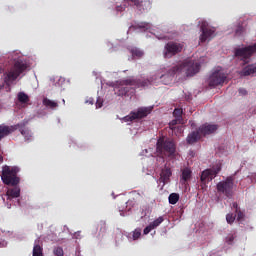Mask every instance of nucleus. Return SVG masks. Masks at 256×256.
Instances as JSON below:
<instances>
[{
    "mask_svg": "<svg viewBox=\"0 0 256 256\" xmlns=\"http://www.w3.org/2000/svg\"><path fill=\"white\" fill-rule=\"evenodd\" d=\"M21 169L17 166H4L2 168V181L4 185H11L13 188H9L6 192L8 199H17L21 195V188L17 186L21 182V178L17 176Z\"/></svg>",
    "mask_w": 256,
    "mask_h": 256,
    "instance_id": "nucleus-1",
    "label": "nucleus"
},
{
    "mask_svg": "<svg viewBox=\"0 0 256 256\" xmlns=\"http://www.w3.org/2000/svg\"><path fill=\"white\" fill-rule=\"evenodd\" d=\"M156 155L165 163V159L177 157V144L170 138L160 137L156 143Z\"/></svg>",
    "mask_w": 256,
    "mask_h": 256,
    "instance_id": "nucleus-2",
    "label": "nucleus"
},
{
    "mask_svg": "<svg viewBox=\"0 0 256 256\" xmlns=\"http://www.w3.org/2000/svg\"><path fill=\"white\" fill-rule=\"evenodd\" d=\"M201 70V64L193 60H184L183 63L173 66L169 71L167 76L173 77L177 73H185L186 77H193Z\"/></svg>",
    "mask_w": 256,
    "mask_h": 256,
    "instance_id": "nucleus-3",
    "label": "nucleus"
},
{
    "mask_svg": "<svg viewBox=\"0 0 256 256\" xmlns=\"http://www.w3.org/2000/svg\"><path fill=\"white\" fill-rule=\"evenodd\" d=\"M151 85V81L149 79H126L121 81V87L119 88L118 95L126 96L129 95V91H131V87L134 89H139L141 87H149Z\"/></svg>",
    "mask_w": 256,
    "mask_h": 256,
    "instance_id": "nucleus-4",
    "label": "nucleus"
},
{
    "mask_svg": "<svg viewBox=\"0 0 256 256\" xmlns=\"http://www.w3.org/2000/svg\"><path fill=\"white\" fill-rule=\"evenodd\" d=\"M235 175L228 176L224 181H220L216 185V189L218 193H221L222 195H225V197L231 198L233 197V189L235 187Z\"/></svg>",
    "mask_w": 256,
    "mask_h": 256,
    "instance_id": "nucleus-5",
    "label": "nucleus"
},
{
    "mask_svg": "<svg viewBox=\"0 0 256 256\" xmlns=\"http://www.w3.org/2000/svg\"><path fill=\"white\" fill-rule=\"evenodd\" d=\"M26 70H27V63H25L21 59L16 60L13 68L11 69V71L8 72V74L5 77L6 85H9L11 81L17 80V77H19V75H21V73L25 72Z\"/></svg>",
    "mask_w": 256,
    "mask_h": 256,
    "instance_id": "nucleus-6",
    "label": "nucleus"
},
{
    "mask_svg": "<svg viewBox=\"0 0 256 256\" xmlns=\"http://www.w3.org/2000/svg\"><path fill=\"white\" fill-rule=\"evenodd\" d=\"M183 47H185V45L179 42L171 41L166 43L164 47V58L171 59V57H175V55H179V53L183 51Z\"/></svg>",
    "mask_w": 256,
    "mask_h": 256,
    "instance_id": "nucleus-7",
    "label": "nucleus"
},
{
    "mask_svg": "<svg viewBox=\"0 0 256 256\" xmlns=\"http://www.w3.org/2000/svg\"><path fill=\"white\" fill-rule=\"evenodd\" d=\"M200 42L205 43L206 41H211L215 37V28L210 27L207 22H202L200 26Z\"/></svg>",
    "mask_w": 256,
    "mask_h": 256,
    "instance_id": "nucleus-8",
    "label": "nucleus"
},
{
    "mask_svg": "<svg viewBox=\"0 0 256 256\" xmlns=\"http://www.w3.org/2000/svg\"><path fill=\"white\" fill-rule=\"evenodd\" d=\"M151 113V109L147 107H141L138 108V110L130 112V115H127L123 118V121L125 123H129V121H135V119H144V117H147Z\"/></svg>",
    "mask_w": 256,
    "mask_h": 256,
    "instance_id": "nucleus-9",
    "label": "nucleus"
},
{
    "mask_svg": "<svg viewBox=\"0 0 256 256\" xmlns=\"http://www.w3.org/2000/svg\"><path fill=\"white\" fill-rule=\"evenodd\" d=\"M253 53H256V43L254 45L236 49L235 57H238L239 59H242V61L247 62V59H250Z\"/></svg>",
    "mask_w": 256,
    "mask_h": 256,
    "instance_id": "nucleus-10",
    "label": "nucleus"
},
{
    "mask_svg": "<svg viewBox=\"0 0 256 256\" xmlns=\"http://www.w3.org/2000/svg\"><path fill=\"white\" fill-rule=\"evenodd\" d=\"M225 79H227V75H225L221 69H217L210 76L209 85L210 87H218V85H223L225 83Z\"/></svg>",
    "mask_w": 256,
    "mask_h": 256,
    "instance_id": "nucleus-11",
    "label": "nucleus"
},
{
    "mask_svg": "<svg viewBox=\"0 0 256 256\" xmlns=\"http://www.w3.org/2000/svg\"><path fill=\"white\" fill-rule=\"evenodd\" d=\"M221 171V166H218L216 169H206L202 172L200 176V181L205 183L207 181H213L217 177L218 173Z\"/></svg>",
    "mask_w": 256,
    "mask_h": 256,
    "instance_id": "nucleus-12",
    "label": "nucleus"
},
{
    "mask_svg": "<svg viewBox=\"0 0 256 256\" xmlns=\"http://www.w3.org/2000/svg\"><path fill=\"white\" fill-rule=\"evenodd\" d=\"M19 127H21L19 124L13 126H7L5 124L0 125V141L5 139V137H9L11 133H15Z\"/></svg>",
    "mask_w": 256,
    "mask_h": 256,
    "instance_id": "nucleus-13",
    "label": "nucleus"
},
{
    "mask_svg": "<svg viewBox=\"0 0 256 256\" xmlns=\"http://www.w3.org/2000/svg\"><path fill=\"white\" fill-rule=\"evenodd\" d=\"M219 129V126L215 124H204L202 125L198 130L200 131V135H211L212 133H215Z\"/></svg>",
    "mask_w": 256,
    "mask_h": 256,
    "instance_id": "nucleus-14",
    "label": "nucleus"
},
{
    "mask_svg": "<svg viewBox=\"0 0 256 256\" xmlns=\"http://www.w3.org/2000/svg\"><path fill=\"white\" fill-rule=\"evenodd\" d=\"M171 175H173L171 168L165 166L161 171L159 183H163V185H166V183H169V179H171Z\"/></svg>",
    "mask_w": 256,
    "mask_h": 256,
    "instance_id": "nucleus-15",
    "label": "nucleus"
},
{
    "mask_svg": "<svg viewBox=\"0 0 256 256\" xmlns=\"http://www.w3.org/2000/svg\"><path fill=\"white\" fill-rule=\"evenodd\" d=\"M181 171H182L181 183H182V185H187L188 181L191 180L193 171H191V169L189 167H186V168L182 169Z\"/></svg>",
    "mask_w": 256,
    "mask_h": 256,
    "instance_id": "nucleus-16",
    "label": "nucleus"
},
{
    "mask_svg": "<svg viewBox=\"0 0 256 256\" xmlns=\"http://www.w3.org/2000/svg\"><path fill=\"white\" fill-rule=\"evenodd\" d=\"M240 75L243 77H249V75H256V65H248L243 68Z\"/></svg>",
    "mask_w": 256,
    "mask_h": 256,
    "instance_id": "nucleus-17",
    "label": "nucleus"
},
{
    "mask_svg": "<svg viewBox=\"0 0 256 256\" xmlns=\"http://www.w3.org/2000/svg\"><path fill=\"white\" fill-rule=\"evenodd\" d=\"M199 139H201V132L199 130L194 131L188 135L187 143H189V145H193V143H197Z\"/></svg>",
    "mask_w": 256,
    "mask_h": 256,
    "instance_id": "nucleus-18",
    "label": "nucleus"
},
{
    "mask_svg": "<svg viewBox=\"0 0 256 256\" xmlns=\"http://www.w3.org/2000/svg\"><path fill=\"white\" fill-rule=\"evenodd\" d=\"M42 104L47 109H52V110L57 109V107H59V102H57L55 100H51L49 98H44L42 101Z\"/></svg>",
    "mask_w": 256,
    "mask_h": 256,
    "instance_id": "nucleus-19",
    "label": "nucleus"
},
{
    "mask_svg": "<svg viewBox=\"0 0 256 256\" xmlns=\"http://www.w3.org/2000/svg\"><path fill=\"white\" fill-rule=\"evenodd\" d=\"M18 125H20L18 127V129H19L21 135H23V137H25V139L27 141H29V139H31V132L29 131V129L25 128V123H21V124H18Z\"/></svg>",
    "mask_w": 256,
    "mask_h": 256,
    "instance_id": "nucleus-20",
    "label": "nucleus"
},
{
    "mask_svg": "<svg viewBox=\"0 0 256 256\" xmlns=\"http://www.w3.org/2000/svg\"><path fill=\"white\" fill-rule=\"evenodd\" d=\"M17 97L19 103H22V105L29 103V95H27L25 92H19Z\"/></svg>",
    "mask_w": 256,
    "mask_h": 256,
    "instance_id": "nucleus-21",
    "label": "nucleus"
},
{
    "mask_svg": "<svg viewBox=\"0 0 256 256\" xmlns=\"http://www.w3.org/2000/svg\"><path fill=\"white\" fill-rule=\"evenodd\" d=\"M184 123L183 119L175 118L169 123V127L172 131H175V129H177V127H175L176 125H183Z\"/></svg>",
    "mask_w": 256,
    "mask_h": 256,
    "instance_id": "nucleus-22",
    "label": "nucleus"
},
{
    "mask_svg": "<svg viewBox=\"0 0 256 256\" xmlns=\"http://www.w3.org/2000/svg\"><path fill=\"white\" fill-rule=\"evenodd\" d=\"M168 201L170 205H177V203L179 202V194L171 193L168 197Z\"/></svg>",
    "mask_w": 256,
    "mask_h": 256,
    "instance_id": "nucleus-23",
    "label": "nucleus"
},
{
    "mask_svg": "<svg viewBox=\"0 0 256 256\" xmlns=\"http://www.w3.org/2000/svg\"><path fill=\"white\" fill-rule=\"evenodd\" d=\"M32 256H43V247L39 244H35L33 247Z\"/></svg>",
    "mask_w": 256,
    "mask_h": 256,
    "instance_id": "nucleus-24",
    "label": "nucleus"
},
{
    "mask_svg": "<svg viewBox=\"0 0 256 256\" xmlns=\"http://www.w3.org/2000/svg\"><path fill=\"white\" fill-rule=\"evenodd\" d=\"M163 221H165V218L163 216H160L157 219H155L153 222H151L150 225H152V228L157 229V227H159V225H161Z\"/></svg>",
    "mask_w": 256,
    "mask_h": 256,
    "instance_id": "nucleus-25",
    "label": "nucleus"
},
{
    "mask_svg": "<svg viewBox=\"0 0 256 256\" xmlns=\"http://www.w3.org/2000/svg\"><path fill=\"white\" fill-rule=\"evenodd\" d=\"M237 218V215H233V213H229L226 215V221L228 225H233L235 223V219Z\"/></svg>",
    "mask_w": 256,
    "mask_h": 256,
    "instance_id": "nucleus-26",
    "label": "nucleus"
},
{
    "mask_svg": "<svg viewBox=\"0 0 256 256\" xmlns=\"http://www.w3.org/2000/svg\"><path fill=\"white\" fill-rule=\"evenodd\" d=\"M131 53L132 57H138V59H141V57L144 55L143 51L137 48L132 49Z\"/></svg>",
    "mask_w": 256,
    "mask_h": 256,
    "instance_id": "nucleus-27",
    "label": "nucleus"
},
{
    "mask_svg": "<svg viewBox=\"0 0 256 256\" xmlns=\"http://www.w3.org/2000/svg\"><path fill=\"white\" fill-rule=\"evenodd\" d=\"M173 116H174L176 119H183V110L180 109V108H176V109L173 111Z\"/></svg>",
    "mask_w": 256,
    "mask_h": 256,
    "instance_id": "nucleus-28",
    "label": "nucleus"
},
{
    "mask_svg": "<svg viewBox=\"0 0 256 256\" xmlns=\"http://www.w3.org/2000/svg\"><path fill=\"white\" fill-rule=\"evenodd\" d=\"M236 217H237V221L241 222L245 219V213H243V211L241 210H237Z\"/></svg>",
    "mask_w": 256,
    "mask_h": 256,
    "instance_id": "nucleus-29",
    "label": "nucleus"
},
{
    "mask_svg": "<svg viewBox=\"0 0 256 256\" xmlns=\"http://www.w3.org/2000/svg\"><path fill=\"white\" fill-rule=\"evenodd\" d=\"M138 29H149L151 26L147 22H140L136 25Z\"/></svg>",
    "mask_w": 256,
    "mask_h": 256,
    "instance_id": "nucleus-30",
    "label": "nucleus"
},
{
    "mask_svg": "<svg viewBox=\"0 0 256 256\" xmlns=\"http://www.w3.org/2000/svg\"><path fill=\"white\" fill-rule=\"evenodd\" d=\"M225 241H226L227 245H231L233 243V241H235V235L228 234Z\"/></svg>",
    "mask_w": 256,
    "mask_h": 256,
    "instance_id": "nucleus-31",
    "label": "nucleus"
},
{
    "mask_svg": "<svg viewBox=\"0 0 256 256\" xmlns=\"http://www.w3.org/2000/svg\"><path fill=\"white\" fill-rule=\"evenodd\" d=\"M53 253L56 256H63L64 255L63 248H61V247H56L54 249Z\"/></svg>",
    "mask_w": 256,
    "mask_h": 256,
    "instance_id": "nucleus-32",
    "label": "nucleus"
},
{
    "mask_svg": "<svg viewBox=\"0 0 256 256\" xmlns=\"http://www.w3.org/2000/svg\"><path fill=\"white\" fill-rule=\"evenodd\" d=\"M139 237H141V229H136L133 232V239H134V241H137V239H139Z\"/></svg>",
    "mask_w": 256,
    "mask_h": 256,
    "instance_id": "nucleus-33",
    "label": "nucleus"
},
{
    "mask_svg": "<svg viewBox=\"0 0 256 256\" xmlns=\"http://www.w3.org/2000/svg\"><path fill=\"white\" fill-rule=\"evenodd\" d=\"M153 229H155L151 224H149L146 228H144V235H149V233H151V231H153Z\"/></svg>",
    "mask_w": 256,
    "mask_h": 256,
    "instance_id": "nucleus-34",
    "label": "nucleus"
},
{
    "mask_svg": "<svg viewBox=\"0 0 256 256\" xmlns=\"http://www.w3.org/2000/svg\"><path fill=\"white\" fill-rule=\"evenodd\" d=\"M243 31H245V29L243 28V26H238L236 31H235V35L237 36H241L243 35Z\"/></svg>",
    "mask_w": 256,
    "mask_h": 256,
    "instance_id": "nucleus-35",
    "label": "nucleus"
},
{
    "mask_svg": "<svg viewBox=\"0 0 256 256\" xmlns=\"http://www.w3.org/2000/svg\"><path fill=\"white\" fill-rule=\"evenodd\" d=\"M101 107H103V100L98 99L96 101V109H101Z\"/></svg>",
    "mask_w": 256,
    "mask_h": 256,
    "instance_id": "nucleus-36",
    "label": "nucleus"
},
{
    "mask_svg": "<svg viewBox=\"0 0 256 256\" xmlns=\"http://www.w3.org/2000/svg\"><path fill=\"white\" fill-rule=\"evenodd\" d=\"M232 207H233V209H235V213H236L237 211H240V210H241V209L239 208V204H238L237 202L232 203Z\"/></svg>",
    "mask_w": 256,
    "mask_h": 256,
    "instance_id": "nucleus-37",
    "label": "nucleus"
},
{
    "mask_svg": "<svg viewBox=\"0 0 256 256\" xmlns=\"http://www.w3.org/2000/svg\"><path fill=\"white\" fill-rule=\"evenodd\" d=\"M238 93H239L240 95H247V91L245 90V88H240V89L238 90Z\"/></svg>",
    "mask_w": 256,
    "mask_h": 256,
    "instance_id": "nucleus-38",
    "label": "nucleus"
},
{
    "mask_svg": "<svg viewBox=\"0 0 256 256\" xmlns=\"http://www.w3.org/2000/svg\"><path fill=\"white\" fill-rule=\"evenodd\" d=\"M127 1H131V3H134V5H136V7H139V0H127Z\"/></svg>",
    "mask_w": 256,
    "mask_h": 256,
    "instance_id": "nucleus-39",
    "label": "nucleus"
},
{
    "mask_svg": "<svg viewBox=\"0 0 256 256\" xmlns=\"http://www.w3.org/2000/svg\"><path fill=\"white\" fill-rule=\"evenodd\" d=\"M106 226L105 223H100V231H105Z\"/></svg>",
    "mask_w": 256,
    "mask_h": 256,
    "instance_id": "nucleus-40",
    "label": "nucleus"
},
{
    "mask_svg": "<svg viewBox=\"0 0 256 256\" xmlns=\"http://www.w3.org/2000/svg\"><path fill=\"white\" fill-rule=\"evenodd\" d=\"M158 39H162L164 41H167V39H169V38L167 36H160V37H158Z\"/></svg>",
    "mask_w": 256,
    "mask_h": 256,
    "instance_id": "nucleus-41",
    "label": "nucleus"
},
{
    "mask_svg": "<svg viewBox=\"0 0 256 256\" xmlns=\"http://www.w3.org/2000/svg\"><path fill=\"white\" fill-rule=\"evenodd\" d=\"M86 103H89V105H93L94 101H93V99H89L86 101Z\"/></svg>",
    "mask_w": 256,
    "mask_h": 256,
    "instance_id": "nucleus-42",
    "label": "nucleus"
},
{
    "mask_svg": "<svg viewBox=\"0 0 256 256\" xmlns=\"http://www.w3.org/2000/svg\"><path fill=\"white\" fill-rule=\"evenodd\" d=\"M3 88V85H0V90Z\"/></svg>",
    "mask_w": 256,
    "mask_h": 256,
    "instance_id": "nucleus-43",
    "label": "nucleus"
},
{
    "mask_svg": "<svg viewBox=\"0 0 256 256\" xmlns=\"http://www.w3.org/2000/svg\"><path fill=\"white\" fill-rule=\"evenodd\" d=\"M165 77V75H162L161 78Z\"/></svg>",
    "mask_w": 256,
    "mask_h": 256,
    "instance_id": "nucleus-44",
    "label": "nucleus"
}]
</instances>
